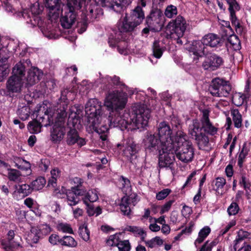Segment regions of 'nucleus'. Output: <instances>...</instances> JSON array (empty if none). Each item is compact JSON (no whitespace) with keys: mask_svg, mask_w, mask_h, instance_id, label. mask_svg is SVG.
<instances>
[{"mask_svg":"<svg viewBox=\"0 0 251 251\" xmlns=\"http://www.w3.org/2000/svg\"><path fill=\"white\" fill-rule=\"evenodd\" d=\"M117 247L119 251H130L131 249L128 240L120 241Z\"/></svg>","mask_w":251,"mask_h":251,"instance_id":"nucleus-51","label":"nucleus"},{"mask_svg":"<svg viewBox=\"0 0 251 251\" xmlns=\"http://www.w3.org/2000/svg\"><path fill=\"white\" fill-rule=\"evenodd\" d=\"M165 18L162 11L158 8H153L146 18V24L153 31H160L164 24Z\"/></svg>","mask_w":251,"mask_h":251,"instance_id":"nucleus-11","label":"nucleus"},{"mask_svg":"<svg viewBox=\"0 0 251 251\" xmlns=\"http://www.w3.org/2000/svg\"><path fill=\"white\" fill-rule=\"evenodd\" d=\"M133 108L129 125L133 126V129L144 128L147 126L150 118V109L145 105H138Z\"/></svg>","mask_w":251,"mask_h":251,"instance_id":"nucleus-7","label":"nucleus"},{"mask_svg":"<svg viewBox=\"0 0 251 251\" xmlns=\"http://www.w3.org/2000/svg\"><path fill=\"white\" fill-rule=\"evenodd\" d=\"M86 4V0H68L62 10L60 23L64 28L69 29L75 23L77 11Z\"/></svg>","mask_w":251,"mask_h":251,"instance_id":"nucleus-5","label":"nucleus"},{"mask_svg":"<svg viewBox=\"0 0 251 251\" xmlns=\"http://www.w3.org/2000/svg\"><path fill=\"white\" fill-rule=\"evenodd\" d=\"M202 41L205 46L211 47L217 46L221 43V39L217 35L213 33H209L205 35L202 38Z\"/></svg>","mask_w":251,"mask_h":251,"instance_id":"nucleus-28","label":"nucleus"},{"mask_svg":"<svg viewBox=\"0 0 251 251\" xmlns=\"http://www.w3.org/2000/svg\"><path fill=\"white\" fill-rule=\"evenodd\" d=\"M24 63V62L20 61L15 65L12 70L13 75H12L20 77V78L23 79L25 71V67Z\"/></svg>","mask_w":251,"mask_h":251,"instance_id":"nucleus-32","label":"nucleus"},{"mask_svg":"<svg viewBox=\"0 0 251 251\" xmlns=\"http://www.w3.org/2000/svg\"><path fill=\"white\" fill-rule=\"evenodd\" d=\"M85 194V189L79 186L72 187L71 190L66 192L68 204L71 206L76 205Z\"/></svg>","mask_w":251,"mask_h":251,"instance_id":"nucleus-14","label":"nucleus"},{"mask_svg":"<svg viewBox=\"0 0 251 251\" xmlns=\"http://www.w3.org/2000/svg\"><path fill=\"white\" fill-rule=\"evenodd\" d=\"M42 126H43L36 119L28 123L27 128L31 133H37L41 131Z\"/></svg>","mask_w":251,"mask_h":251,"instance_id":"nucleus-37","label":"nucleus"},{"mask_svg":"<svg viewBox=\"0 0 251 251\" xmlns=\"http://www.w3.org/2000/svg\"><path fill=\"white\" fill-rule=\"evenodd\" d=\"M8 177L10 181H14L17 183V184L23 181L21 173L16 169H11L9 171Z\"/></svg>","mask_w":251,"mask_h":251,"instance_id":"nucleus-36","label":"nucleus"},{"mask_svg":"<svg viewBox=\"0 0 251 251\" xmlns=\"http://www.w3.org/2000/svg\"><path fill=\"white\" fill-rule=\"evenodd\" d=\"M37 115L36 119L43 126H47L53 123V117L55 113L52 108H49L44 111V115L40 114V112Z\"/></svg>","mask_w":251,"mask_h":251,"instance_id":"nucleus-22","label":"nucleus"},{"mask_svg":"<svg viewBox=\"0 0 251 251\" xmlns=\"http://www.w3.org/2000/svg\"><path fill=\"white\" fill-rule=\"evenodd\" d=\"M224 60L222 57L216 54H210L202 63L204 70H216L223 64Z\"/></svg>","mask_w":251,"mask_h":251,"instance_id":"nucleus-16","label":"nucleus"},{"mask_svg":"<svg viewBox=\"0 0 251 251\" xmlns=\"http://www.w3.org/2000/svg\"><path fill=\"white\" fill-rule=\"evenodd\" d=\"M171 190L169 189H164L156 194V198L158 200H162L166 198L171 193Z\"/></svg>","mask_w":251,"mask_h":251,"instance_id":"nucleus-56","label":"nucleus"},{"mask_svg":"<svg viewBox=\"0 0 251 251\" xmlns=\"http://www.w3.org/2000/svg\"><path fill=\"white\" fill-rule=\"evenodd\" d=\"M79 236L85 241H87L90 239V231L87 226H80L78 229Z\"/></svg>","mask_w":251,"mask_h":251,"instance_id":"nucleus-45","label":"nucleus"},{"mask_svg":"<svg viewBox=\"0 0 251 251\" xmlns=\"http://www.w3.org/2000/svg\"><path fill=\"white\" fill-rule=\"evenodd\" d=\"M131 3V0H94L88 1L82 10L81 21L78 23V32L82 33L87 28V25L98 16L102 14L101 7L113 10L116 12H120L126 5Z\"/></svg>","mask_w":251,"mask_h":251,"instance_id":"nucleus-1","label":"nucleus"},{"mask_svg":"<svg viewBox=\"0 0 251 251\" xmlns=\"http://www.w3.org/2000/svg\"><path fill=\"white\" fill-rule=\"evenodd\" d=\"M38 230L42 234L47 235L50 232L51 228L48 225H43L40 226V228Z\"/></svg>","mask_w":251,"mask_h":251,"instance_id":"nucleus-63","label":"nucleus"},{"mask_svg":"<svg viewBox=\"0 0 251 251\" xmlns=\"http://www.w3.org/2000/svg\"><path fill=\"white\" fill-rule=\"evenodd\" d=\"M46 181L44 177L40 176L31 182V188L33 191H38L42 189L46 184Z\"/></svg>","mask_w":251,"mask_h":251,"instance_id":"nucleus-39","label":"nucleus"},{"mask_svg":"<svg viewBox=\"0 0 251 251\" xmlns=\"http://www.w3.org/2000/svg\"><path fill=\"white\" fill-rule=\"evenodd\" d=\"M177 14V9L173 5H168L165 9V15L167 18H172Z\"/></svg>","mask_w":251,"mask_h":251,"instance_id":"nucleus-47","label":"nucleus"},{"mask_svg":"<svg viewBox=\"0 0 251 251\" xmlns=\"http://www.w3.org/2000/svg\"><path fill=\"white\" fill-rule=\"evenodd\" d=\"M239 210L238 205L236 202H232L227 208V212L229 215H236Z\"/></svg>","mask_w":251,"mask_h":251,"instance_id":"nucleus-54","label":"nucleus"},{"mask_svg":"<svg viewBox=\"0 0 251 251\" xmlns=\"http://www.w3.org/2000/svg\"><path fill=\"white\" fill-rule=\"evenodd\" d=\"M187 26L185 19L180 15L171 20L167 26L170 38L176 40L177 43L182 44L180 38L183 36Z\"/></svg>","mask_w":251,"mask_h":251,"instance_id":"nucleus-8","label":"nucleus"},{"mask_svg":"<svg viewBox=\"0 0 251 251\" xmlns=\"http://www.w3.org/2000/svg\"><path fill=\"white\" fill-rule=\"evenodd\" d=\"M68 93V90L67 89L61 91V97L60 99L58 100V103L60 105V108L62 107V109H60L59 110L57 109L56 111V113L58 112H61L63 111H64L65 112L66 110L68 107V104L69 103V101L67 98V94Z\"/></svg>","mask_w":251,"mask_h":251,"instance_id":"nucleus-34","label":"nucleus"},{"mask_svg":"<svg viewBox=\"0 0 251 251\" xmlns=\"http://www.w3.org/2000/svg\"><path fill=\"white\" fill-rule=\"evenodd\" d=\"M122 184L123 187L122 188V191L125 195H129L131 191V188L130 186V182L129 180L126 178L122 176Z\"/></svg>","mask_w":251,"mask_h":251,"instance_id":"nucleus-43","label":"nucleus"},{"mask_svg":"<svg viewBox=\"0 0 251 251\" xmlns=\"http://www.w3.org/2000/svg\"><path fill=\"white\" fill-rule=\"evenodd\" d=\"M120 241H119V237L117 234L110 235L106 241V244L110 247L117 246Z\"/></svg>","mask_w":251,"mask_h":251,"instance_id":"nucleus-52","label":"nucleus"},{"mask_svg":"<svg viewBox=\"0 0 251 251\" xmlns=\"http://www.w3.org/2000/svg\"><path fill=\"white\" fill-rule=\"evenodd\" d=\"M198 144L199 149H203L207 147L209 143V139L208 137L204 133H201L200 134L197 135L193 138Z\"/></svg>","mask_w":251,"mask_h":251,"instance_id":"nucleus-35","label":"nucleus"},{"mask_svg":"<svg viewBox=\"0 0 251 251\" xmlns=\"http://www.w3.org/2000/svg\"><path fill=\"white\" fill-rule=\"evenodd\" d=\"M231 89V87L227 81L216 78L212 81L208 91L213 96L226 97L229 94Z\"/></svg>","mask_w":251,"mask_h":251,"instance_id":"nucleus-12","label":"nucleus"},{"mask_svg":"<svg viewBox=\"0 0 251 251\" xmlns=\"http://www.w3.org/2000/svg\"><path fill=\"white\" fill-rule=\"evenodd\" d=\"M38 228L37 227H32L30 232L28 234L27 240L33 243H37L39 239L40 235Z\"/></svg>","mask_w":251,"mask_h":251,"instance_id":"nucleus-40","label":"nucleus"},{"mask_svg":"<svg viewBox=\"0 0 251 251\" xmlns=\"http://www.w3.org/2000/svg\"><path fill=\"white\" fill-rule=\"evenodd\" d=\"M234 125L236 128H240L242 126V115L238 109H233L231 111Z\"/></svg>","mask_w":251,"mask_h":251,"instance_id":"nucleus-38","label":"nucleus"},{"mask_svg":"<svg viewBox=\"0 0 251 251\" xmlns=\"http://www.w3.org/2000/svg\"><path fill=\"white\" fill-rule=\"evenodd\" d=\"M210 228L208 226H205L201 229L199 233L200 236H202L203 238H205L210 232Z\"/></svg>","mask_w":251,"mask_h":251,"instance_id":"nucleus-64","label":"nucleus"},{"mask_svg":"<svg viewBox=\"0 0 251 251\" xmlns=\"http://www.w3.org/2000/svg\"><path fill=\"white\" fill-rule=\"evenodd\" d=\"M124 153L126 156L129 157L130 161L132 162V157L137 152L136 145L132 140L128 139L124 144Z\"/></svg>","mask_w":251,"mask_h":251,"instance_id":"nucleus-27","label":"nucleus"},{"mask_svg":"<svg viewBox=\"0 0 251 251\" xmlns=\"http://www.w3.org/2000/svg\"><path fill=\"white\" fill-rule=\"evenodd\" d=\"M67 113L64 111L56 113L52 130L51 131V139L57 143L61 141L66 133V118Z\"/></svg>","mask_w":251,"mask_h":251,"instance_id":"nucleus-10","label":"nucleus"},{"mask_svg":"<svg viewBox=\"0 0 251 251\" xmlns=\"http://www.w3.org/2000/svg\"><path fill=\"white\" fill-rule=\"evenodd\" d=\"M136 196L130 197L126 195L124 196L120 204V207L122 213L126 216H129L131 214V205L135 206L136 201Z\"/></svg>","mask_w":251,"mask_h":251,"instance_id":"nucleus-20","label":"nucleus"},{"mask_svg":"<svg viewBox=\"0 0 251 251\" xmlns=\"http://www.w3.org/2000/svg\"><path fill=\"white\" fill-rule=\"evenodd\" d=\"M66 143L68 145H73L76 143L81 147L86 144L85 140L79 136L77 130L75 128H70L67 133Z\"/></svg>","mask_w":251,"mask_h":251,"instance_id":"nucleus-23","label":"nucleus"},{"mask_svg":"<svg viewBox=\"0 0 251 251\" xmlns=\"http://www.w3.org/2000/svg\"><path fill=\"white\" fill-rule=\"evenodd\" d=\"M128 17L137 25H138L142 22L145 18L144 13L140 6H137Z\"/></svg>","mask_w":251,"mask_h":251,"instance_id":"nucleus-26","label":"nucleus"},{"mask_svg":"<svg viewBox=\"0 0 251 251\" xmlns=\"http://www.w3.org/2000/svg\"><path fill=\"white\" fill-rule=\"evenodd\" d=\"M18 114L20 119L23 121L27 120L30 114V109L29 106H25L19 108Z\"/></svg>","mask_w":251,"mask_h":251,"instance_id":"nucleus-41","label":"nucleus"},{"mask_svg":"<svg viewBox=\"0 0 251 251\" xmlns=\"http://www.w3.org/2000/svg\"><path fill=\"white\" fill-rule=\"evenodd\" d=\"M249 96L248 94L235 93L232 97V102L237 106H240L249 98Z\"/></svg>","mask_w":251,"mask_h":251,"instance_id":"nucleus-33","label":"nucleus"},{"mask_svg":"<svg viewBox=\"0 0 251 251\" xmlns=\"http://www.w3.org/2000/svg\"><path fill=\"white\" fill-rule=\"evenodd\" d=\"M57 229L63 233L73 234V230L70 225L67 223H60L57 224Z\"/></svg>","mask_w":251,"mask_h":251,"instance_id":"nucleus-42","label":"nucleus"},{"mask_svg":"<svg viewBox=\"0 0 251 251\" xmlns=\"http://www.w3.org/2000/svg\"><path fill=\"white\" fill-rule=\"evenodd\" d=\"M227 3L229 4V11L231 10H239L240 8L236 0H226Z\"/></svg>","mask_w":251,"mask_h":251,"instance_id":"nucleus-59","label":"nucleus"},{"mask_svg":"<svg viewBox=\"0 0 251 251\" xmlns=\"http://www.w3.org/2000/svg\"><path fill=\"white\" fill-rule=\"evenodd\" d=\"M7 237L1 241V245L5 251H15L20 247L19 243L13 240L15 233L13 230L8 231L7 234Z\"/></svg>","mask_w":251,"mask_h":251,"instance_id":"nucleus-21","label":"nucleus"},{"mask_svg":"<svg viewBox=\"0 0 251 251\" xmlns=\"http://www.w3.org/2000/svg\"><path fill=\"white\" fill-rule=\"evenodd\" d=\"M228 42L232 45L233 47L239 49L240 47V40L235 35H231L227 38Z\"/></svg>","mask_w":251,"mask_h":251,"instance_id":"nucleus-53","label":"nucleus"},{"mask_svg":"<svg viewBox=\"0 0 251 251\" xmlns=\"http://www.w3.org/2000/svg\"><path fill=\"white\" fill-rule=\"evenodd\" d=\"M173 140L174 151L176 157L185 163L192 161L194 155V148L192 143L187 139V135L183 132L178 130Z\"/></svg>","mask_w":251,"mask_h":251,"instance_id":"nucleus-4","label":"nucleus"},{"mask_svg":"<svg viewBox=\"0 0 251 251\" xmlns=\"http://www.w3.org/2000/svg\"><path fill=\"white\" fill-rule=\"evenodd\" d=\"M205 46L202 39L201 41H196L193 42L192 49L194 50V54L197 56H201V53L206 54L205 51Z\"/></svg>","mask_w":251,"mask_h":251,"instance_id":"nucleus-31","label":"nucleus"},{"mask_svg":"<svg viewBox=\"0 0 251 251\" xmlns=\"http://www.w3.org/2000/svg\"><path fill=\"white\" fill-rule=\"evenodd\" d=\"M14 196H21L25 197L30 195L33 191L30 185L27 184H16L14 185Z\"/></svg>","mask_w":251,"mask_h":251,"instance_id":"nucleus-25","label":"nucleus"},{"mask_svg":"<svg viewBox=\"0 0 251 251\" xmlns=\"http://www.w3.org/2000/svg\"><path fill=\"white\" fill-rule=\"evenodd\" d=\"M158 131L159 132V126H158ZM160 141V135L159 134L158 137L154 134H148L144 139L145 149L150 151L156 150L160 152L162 145Z\"/></svg>","mask_w":251,"mask_h":251,"instance_id":"nucleus-17","label":"nucleus"},{"mask_svg":"<svg viewBox=\"0 0 251 251\" xmlns=\"http://www.w3.org/2000/svg\"><path fill=\"white\" fill-rule=\"evenodd\" d=\"M64 246L69 247H75L77 245V242L75 239L70 236H64V242H63Z\"/></svg>","mask_w":251,"mask_h":251,"instance_id":"nucleus-49","label":"nucleus"},{"mask_svg":"<svg viewBox=\"0 0 251 251\" xmlns=\"http://www.w3.org/2000/svg\"><path fill=\"white\" fill-rule=\"evenodd\" d=\"M9 53L8 50L5 49H0V63L1 64H8L7 63L8 59L9 58Z\"/></svg>","mask_w":251,"mask_h":251,"instance_id":"nucleus-50","label":"nucleus"},{"mask_svg":"<svg viewBox=\"0 0 251 251\" xmlns=\"http://www.w3.org/2000/svg\"><path fill=\"white\" fill-rule=\"evenodd\" d=\"M40 13L39 4L35 3L30 8V11H24L19 15V16L23 18L27 24H31L35 26L38 23L36 20L38 19L37 15Z\"/></svg>","mask_w":251,"mask_h":251,"instance_id":"nucleus-15","label":"nucleus"},{"mask_svg":"<svg viewBox=\"0 0 251 251\" xmlns=\"http://www.w3.org/2000/svg\"><path fill=\"white\" fill-rule=\"evenodd\" d=\"M216 245L215 242H212L209 243L206 241L201 248V251H211L212 248Z\"/></svg>","mask_w":251,"mask_h":251,"instance_id":"nucleus-58","label":"nucleus"},{"mask_svg":"<svg viewBox=\"0 0 251 251\" xmlns=\"http://www.w3.org/2000/svg\"><path fill=\"white\" fill-rule=\"evenodd\" d=\"M23 84V79L20 78V77L11 75L9 77L6 83L7 92L9 94L20 93Z\"/></svg>","mask_w":251,"mask_h":251,"instance_id":"nucleus-18","label":"nucleus"},{"mask_svg":"<svg viewBox=\"0 0 251 251\" xmlns=\"http://www.w3.org/2000/svg\"><path fill=\"white\" fill-rule=\"evenodd\" d=\"M153 54L154 57L159 58L162 55L163 50L159 45V42L155 41L152 46Z\"/></svg>","mask_w":251,"mask_h":251,"instance_id":"nucleus-48","label":"nucleus"},{"mask_svg":"<svg viewBox=\"0 0 251 251\" xmlns=\"http://www.w3.org/2000/svg\"><path fill=\"white\" fill-rule=\"evenodd\" d=\"M43 73L38 68L34 67L29 70L28 72L26 80L27 84L33 85L37 83L42 77Z\"/></svg>","mask_w":251,"mask_h":251,"instance_id":"nucleus-24","label":"nucleus"},{"mask_svg":"<svg viewBox=\"0 0 251 251\" xmlns=\"http://www.w3.org/2000/svg\"><path fill=\"white\" fill-rule=\"evenodd\" d=\"M226 183V180L224 177H218L216 178L215 186L216 187V190L223 188Z\"/></svg>","mask_w":251,"mask_h":251,"instance_id":"nucleus-57","label":"nucleus"},{"mask_svg":"<svg viewBox=\"0 0 251 251\" xmlns=\"http://www.w3.org/2000/svg\"><path fill=\"white\" fill-rule=\"evenodd\" d=\"M119 110H112L109 112L108 117H106L107 124L110 127H118L122 130L128 128L129 123L121 116L118 113Z\"/></svg>","mask_w":251,"mask_h":251,"instance_id":"nucleus-13","label":"nucleus"},{"mask_svg":"<svg viewBox=\"0 0 251 251\" xmlns=\"http://www.w3.org/2000/svg\"><path fill=\"white\" fill-rule=\"evenodd\" d=\"M81 199L85 204L88 205V202H93L98 199L97 191L91 190L86 192L85 189V194L82 196Z\"/></svg>","mask_w":251,"mask_h":251,"instance_id":"nucleus-30","label":"nucleus"},{"mask_svg":"<svg viewBox=\"0 0 251 251\" xmlns=\"http://www.w3.org/2000/svg\"><path fill=\"white\" fill-rule=\"evenodd\" d=\"M204 131L211 135H215L217 133V128L213 126L209 119V111L204 110L201 123L198 120H193L192 124L189 126L188 132L192 138L201 134V130Z\"/></svg>","mask_w":251,"mask_h":251,"instance_id":"nucleus-6","label":"nucleus"},{"mask_svg":"<svg viewBox=\"0 0 251 251\" xmlns=\"http://www.w3.org/2000/svg\"><path fill=\"white\" fill-rule=\"evenodd\" d=\"M8 64H1L0 63V82L2 81L8 75L10 70Z\"/></svg>","mask_w":251,"mask_h":251,"instance_id":"nucleus-46","label":"nucleus"},{"mask_svg":"<svg viewBox=\"0 0 251 251\" xmlns=\"http://www.w3.org/2000/svg\"><path fill=\"white\" fill-rule=\"evenodd\" d=\"M87 212L89 216H92L94 215L97 216L101 213V209L99 206L96 208L89 207L87 209Z\"/></svg>","mask_w":251,"mask_h":251,"instance_id":"nucleus-55","label":"nucleus"},{"mask_svg":"<svg viewBox=\"0 0 251 251\" xmlns=\"http://www.w3.org/2000/svg\"><path fill=\"white\" fill-rule=\"evenodd\" d=\"M172 133V129L166 122H161L159 124V134L162 145L158 162L160 168L169 167L175 160V144Z\"/></svg>","mask_w":251,"mask_h":251,"instance_id":"nucleus-3","label":"nucleus"},{"mask_svg":"<svg viewBox=\"0 0 251 251\" xmlns=\"http://www.w3.org/2000/svg\"><path fill=\"white\" fill-rule=\"evenodd\" d=\"M45 4L49 9L50 15H53L59 10L60 0H45Z\"/></svg>","mask_w":251,"mask_h":251,"instance_id":"nucleus-29","label":"nucleus"},{"mask_svg":"<svg viewBox=\"0 0 251 251\" xmlns=\"http://www.w3.org/2000/svg\"><path fill=\"white\" fill-rule=\"evenodd\" d=\"M163 243V241L159 237L156 236L153 238L151 240L145 241V244L146 246L149 248H153L155 247L156 245L160 246Z\"/></svg>","mask_w":251,"mask_h":251,"instance_id":"nucleus-44","label":"nucleus"},{"mask_svg":"<svg viewBox=\"0 0 251 251\" xmlns=\"http://www.w3.org/2000/svg\"><path fill=\"white\" fill-rule=\"evenodd\" d=\"M127 231L133 232V233H137L140 235H142L145 234V231L142 229H139L137 226H129L126 228Z\"/></svg>","mask_w":251,"mask_h":251,"instance_id":"nucleus-60","label":"nucleus"},{"mask_svg":"<svg viewBox=\"0 0 251 251\" xmlns=\"http://www.w3.org/2000/svg\"><path fill=\"white\" fill-rule=\"evenodd\" d=\"M240 184H242L243 185L244 188L246 191L248 189H250V188L251 186V183L248 181L246 176H242L241 177V179L240 181Z\"/></svg>","mask_w":251,"mask_h":251,"instance_id":"nucleus-61","label":"nucleus"},{"mask_svg":"<svg viewBox=\"0 0 251 251\" xmlns=\"http://www.w3.org/2000/svg\"><path fill=\"white\" fill-rule=\"evenodd\" d=\"M127 102L126 93L118 91L108 93L105 98L104 105L109 110H120L123 109Z\"/></svg>","mask_w":251,"mask_h":251,"instance_id":"nucleus-9","label":"nucleus"},{"mask_svg":"<svg viewBox=\"0 0 251 251\" xmlns=\"http://www.w3.org/2000/svg\"><path fill=\"white\" fill-rule=\"evenodd\" d=\"M132 21L130 20L127 14L120 19L117 23V28L120 33H129L137 26Z\"/></svg>","mask_w":251,"mask_h":251,"instance_id":"nucleus-19","label":"nucleus"},{"mask_svg":"<svg viewBox=\"0 0 251 251\" xmlns=\"http://www.w3.org/2000/svg\"><path fill=\"white\" fill-rule=\"evenodd\" d=\"M174 201L175 200H170L169 201L167 202L165 204H164L162 207L160 213L163 214L166 212L170 210L171 205L174 202Z\"/></svg>","mask_w":251,"mask_h":251,"instance_id":"nucleus-62","label":"nucleus"},{"mask_svg":"<svg viewBox=\"0 0 251 251\" xmlns=\"http://www.w3.org/2000/svg\"><path fill=\"white\" fill-rule=\"evenodd\" d=\"M85 112L89 115L87 128L89 131H95L100 135V138L105 141L107 139V132L109 130V125L101 124L100 121L106 117L103 115L101 103L97 99L90 100L86 104Z\"/></svg>","mask_w":251,"mask_h":251,"instance_id":"nucleus-2","label":"nucleus"}]
</instances>
